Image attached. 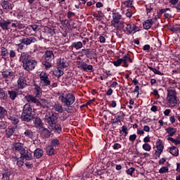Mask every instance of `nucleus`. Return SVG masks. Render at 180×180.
<instances>
[{"instance_id": "nucleus-1", "label": "nucleus", "mask_w": 180, "mask_h": 180, "mask_svg": "<svg viewBox=\"0 0 180 180\" xmlns=\"http://www.w3.org/2000/svg\"><path fill=\"white\" fill-rule=\"evenodd\" d=\"M20 62L22 63V68L25 71H32L37 65V62L30 57V55L27 52L21 53Z\"/></svg>"}, {"instance_id": "nucleus-2", "label": "nucleus", "mask_w": 180, "mask_h": 180, "mask_svg": "<svg viewBox=\"0 0 180 180\" xmlns=\"http://www.w3.org/2000/svg\"><path fill=\"white\" fill-rule=\"evenodd\" d=\"M21 120H22V122H27V123L34 120V111L30 104L27 103L24 105L21 115Z\"/></svg>"}, {"instance_id": "nucleus-3", "label": "nucleus", "mask_w": 180, "mask_h": 180, "mask_svg": "<svg viewBox=\"0 0 180 180\" xmlns=\"http://www.w3.org/2000/svg\"><path fill=\"white\" fill-rule=\"evenodd\" d=\"M37 39L33 37L23 38L19 40V44H15V46L20 49L23 50V47L25 46H30V44H33V43H37Z\"/></svg>"}, {"instance_id": "nucleus-4", "label": "nucleus", "mask_w": 180, "mask_h": 180, "mask_svg": "<svg viewBox=\"0 0 180 180\" xmlns=\"http://www.w3.org/2000/svg\"><path fill=\"white\" fill-rule=\"evenodd\" d=\"M59 99L61 101L65 106H71L75 102V96L72 94L68 93L66 96H64V94L59 97Z\"/></svg>"}, {"instance_id": "nucleus-5", "label": "nucleus", "mask_w": 180, "mask_h": 180, "mask_svg": "<svg viewBox=\"0 0 180 180\" xmlns=\"http://www.w3.org/2000/svg\"><path fill=\"white\" fill-rule=\"evenodd\" d=\"M5 132L7 139H11L12 136H18L19 134V130H18V126L16 125L8 126Z\"/></svg>"}, {"instance_id": "nucleus-6", "label": "nucleus", "mask_w": 180, "mask_h": 180, "mask_svg": "<svg viewBox=\"0 0 180 180\" xmlns=\"http://www.w3.org/2000/svg\"><path fill=\"white\" fill-rule=\"evenodd\" d=\"M25 99L27 101L28 103H35L37 106H39V108H45L46 105L43 104V103L40 102L39 99H37V97L34 96L33 95L28 94L25 96Z\"/></svg>"}, {"instance_id": "nucleus-7", "label": "nucleus", "mask_w": 180, "mask_h": 180, "mask_svg": "<svg viewBox=\"0 0 180 180\" xmlns=\"http://www.w3.org/2000/svg\"><path fill=\"white\" fill-rule=\"evenodd\" d=\"M46 120L48 123V124H56L57 123V121L58 120V113L57 112H51L49 113V115H46L45 116Z\"/></svg>"}, {"instance_id": "nucleus-8", "label": "nucleus", "mask_w": 180, "mask_h": 180, "mask_svg": "<svg viewBox=\"0 0 180 180\" xmlns=\"http://www.w3.org/2000/svg\"><path fill=\"white\" fill-rule=\"evenodd\" d=\"M127 27L123 29V32H128L129 34H134L136 32H140V28L134 24H126Z\"/></svg>"}, {"instance_id": "nucleus-9", "label": "nucleus", "mask_w": 180, "mask_h": 180, "mask_svg": "<svg viewBox=\"0 0 180 180\" xmlns=\"http://www.w3.org/2000/svg\"><path fill=\"white\" fill-rule=\"evenodd\" d=\"M39 78L41 81L43 82L41 86H49L51 85V82L49 79V75H47V73H41L39 75Z\"/></svg>"}, {"instance_id": "nucleus-10", "label": "nucleus", "mask_w": 180, "mask_h": 180, "mask_svg": "<svg viewBox=\"0 0 180 180\" xmlns=\"http://www.w3.org/2000/svg\"><path fill=\"white\" fill-rule=\"evenodd\" d=\"M20 154L21 155V160H26V161L33 160V155H32V153L29 152V150L24 149L22 151L20 152Z\"/></svg>"}, {"instance_id": "nucleus-11", "label": "nucleus", "mask_w": 180, "mask_h": 180, "mask_svg": "<svg viewBox=\"0 0 180 180\" xmlns=\"http://www.w3.org/2000/svg\"><path fill=\"white\" fill-rule=\"evenodd\" d=\"M57 67L58 68H60V70H64L65 68H68V62H67V59L65 58H59L57 60Z\"/></svg>"}, {"instance_id": "nucleus-12", "label": "nucleus", "mask_w": 180, "mask_h": 180, "mask_svg": "<svg viewBox=\"0 0 180 180\" xmlns=\"http://www.w3.org/2000/svg\"><path fill=\"white\" fill-rule=\"evenodd\" d=\"M50 130H53L54 133H56L57 134H61V132L63 131V128L61 127V124H57V122H55V124H51L49 125Z\"/></svg>"}, {"instance_id": "nucleus-13", "label": "nucleus", "mask_w": 180, "mask_h": 180, "mask_svg": "<svg viewBox=\"0 0 180 180\" xmlns=\"http://www.w3.org/2000/svg\"><path fill=\"white\" fill-rule=\"evenodd\" d=\"M25 143L22 142H14L13 143V150L15 151H19L20 153L21 151H24L25 150Z\"/></svg>"}, {"instance_id": "nucleus-14", "label": "nucleus", "mask_w": 180, "mask_h": 180, "mask_svg": "<svg viewBox=\"0 0 180 180\" xmlns=\"http://www.w3.org/2000/svg\"><path fill=\"white\" fill-rule=\"evenodd\" d=\"M17 82H18V89H23L27 86L26 78L23 77H20Z\"/></svg>"}, {"instance_id": "nucleus-15", "label": "nucleus", "mask_w": 180, "mask_h": 180, "mask_svg": "<svg viewBox=\"0 0 180 180\" xmlns=\"http://www.w3.org/2000/svg\"><path fill=\"white\" fill-rule=\"evenodd\" d=\"M79 63L78 68H81L82 70H84V71H92V70H94V66H92V65H88L85 62Z\"/></svg>"}, {"instance_id": "nucleus-16", "label": "nucleus", "mask_w": 180, "mask_h": 180, "mask_svg": "<svg viewBox=\"0 0 180 180\" xmlns=\"http://www.w3.org/2000/svg\"><path fill=\"white\" fill-rule=\"evenodd\" d=\"M122 19V15L119 13H114L112 14V20L111 21V25L112 26H115V25H117L120 22V20Z\"/></svg>"}, {"instance_id": "nucleus-17", "label": "nucleus", "mask_w": 180, "mask_h": 180, "mask_svg": "<svg viewBox=\"0 0 180 180\" xmlns=\"http://www.w3.org/2000/svg\"><path fill=\"white\" fill-rule=\"evenodd\" d=\"M1 75L4 79L12 78V79H13V78H15V72H13V71H12L11 69L6 70L5 71L2 72Z\"/></svg>"}, {"instance_id": "nucleus-18", "label": "nucleus", "mask_w": 180, "mask_h": 180, "mask_svg": "<svg viewBox=\"0 0 180 180\" xmlns=\"http://www.w3.org/2000/svg\"><path fill=\"white\" fill-rule=\"evenodd\" d=\"M82 56H86L88 58H89V56H96V53L95 52V49H82L80 52Z\"/></svg>"}, {"instance_id": "nucleus-19", "label": "nucleus", "mask_w": 180, "mask_h": 180, "mask_svg": "<svg viewBox=\"0 0 180 180\" xmlns=\"http://www.w3.org/2000/svg\"><path fill=\"white\" fill-rule=\"evenodd\" d=\"M44 58L46 61H53L54 60V53L53 51H46L44 54Z\"/></svg>"}, {"instance_id": "nucleus-20", "label": "nucleus", "mask_w": 180, "mask_h": 180, "mask_svg": "<svg viewBox=\"0 0 180 180\" xmlns=\"http://www.w3.org/2000/svg\"><path fill=\"white\" fill-rule=\"evenodd\" d=\"M12 22H13V20H3L0 22V27H1L3 30H8L11 29L9 27V25H11Z\"/></svg>"}, {"instance_id": "nucleus-21", "label": "nucleus", "mask_w": 180, "mask_h": 180, "mask_svg": "<svg viewBox=\"0 0 180 180\" xmlns=\"http://www.w3.org/2000/svg\"><path fill=\"white\" fill-rule=\"evenodd\" d=\"M157 20V17H155L154 18L150 19V20H146L143 22V29H146V30H148L153 26V23Z\"/></svg>"}, {"instance_id": "nucleus-22", "label": "nucleus", "mask_w": 180, "mask_h": 180, "mask_svg": "<svg viewBox=\"0 0 180 180\" xmlns=\"http://www.w3.org/2000/svg\"><path fill=\"white\" fill-rule=\"evenodd\" d=\"M121 60H122V63L124 64L123 67H125L126 68L129 67V63H133V60L130 58L129 54L124 56Z\"/></svg>"}, {"instance_id": "nucleus-23", "label": "nucleus", "mask_w": 180, "mask_h": 180, "mask_svg": "<svg viewBox=\"0 0 180 180\" xmlns=\"http://www.w3.org/2000/svg\"><path fill=\"white\" fill-rule=\"evenodd\" d=\"M34 89H35V96L36 98H41V95L43 94V91L41 90V87L39 86V84L34 83Z\"/></svg>"}, {"instance_id": "nucleus-24", "label": "nucleus", "mask_w": 180, "mask_h": 180, "mask_svg": "<svg viewBox=\"0 0 180 180\" xmlns=\"http://www.w3.org/2000/svg\"><path fill=\"white\" fill-rule=\"evenodd\" d=\"M167 99L171 108H174V106H175V105H177L178 103V98L176 97V96L174 97H167Z\"/></svg>"}, {"instance_id": "nucleus-25", "label": "nucleus", "mask_w": 180, "mask_h": 180, "mask_svg": "<svg viewBox=\"0 0 180 180\" xmlns=\"http://www.w3.org/2000/svg\"><path fill=\"white\" fill-rule=\"evenodd\" d=\"M25 137L27 139H30V140H34V132L32 129H27L24 131Z\"/></svg>"}, {"instance_id": "nucleus-26", "label": "nucleus", "mask_w": 180, "mask_h": 180, "mask_svg": "<svg viewBox=\"0 0 180 180\" xmlns=\"http://www.w3.org/2000/svg\"><path fill=\"white\" fill-rule=\"evenodd\" d=\"M44 155V151H43V149L38 148L34 151V157L35 158L39 159L41 158Z\"/></svg>"}, {"instance_id": "nucleus-27", "label": "nucleus", "mask_w": 180, "mask_h": 180, "mask_svg": "<svg viewBox=\"0 0 180 180\" xmlns=\"http://www.w3.org/2000/svg\"><path fill=\"white\" fill-rule=\"evenodd\" d=\"M46 153L48 155L51 156V155H55V154L57 153L56 150L54 149V147L51 146H48L46 148Z\"/></svg>"}, {"instance_id": "nucleus-28", "label": "nucleus", "mask_w": 180, "mask_h": 180, "mask_svg": "<svg viewBox=\"0 0 180 180\" xmlns=\"http://www.w3.org/2000/svg\"><path fill=\"white\" fill-rule=\"evenodd\" d=\"M1 5L3 9H5L6 11H9V9H12V4L9 5V1L6 0L1 1Z\"/></svg>"}, {"instance_id": "nucleus-29", "label": "nucleus", "mask_w": 180, "mask_h": 180, "mask_svg": "<svg viewBox=\"0 0 180 180\" xmlns=\"http://www.w3.org/2000/svg\"><path fill=\"white\" fill-rule=\"evenodd\" d=\"M169 153L172 154V155H174V157H178L179 155V150L176 146H172L169 148Z\"/></svg>"}, {"instance_id": "nucleus-30", "label": "nucleus", "mask_w": 180, "mask_h": 180, "mask_svg": "<svg viewBox=\"0 0 180 180\" xmlns=\"http://www.w3.org/2000/svg\"><path fill=\"white\" fill-rule=\"evenodd\" d=\"M166 131L169 134L170 137H173V136H175V134L176 133V128L169 127L166 129Z\"/></svg>"}, {"instance_id": "nucleus-31", "label": "nucleus", "mask_w": 180, "mask_h": 180, "mask_svg": "<svg viewBox=\"0 0 180 180\" xmlns=\"http://www.w3.org/2000/svg\"><path fill=\"white\" fill-rule=\"evenodd\" d=\"M124 25H126V22H124V21H120L119 23L115 24L113 26L117 30H123V29H125Z\"/></svg>"}, {"instance_id": "nucleus-32", "label": "nucleus", "mask_w": 180, "mask_h": 180, "mask_svg": "<svg viewBox=\"0 0 180 180\" xmlns=\"http://www.w3.org/2000/svg\"><path fill=\"white\" fill-rule=\"evenodd\" d=\"M8 94L9 98H10V99H11V101H15V99H16V98H18V93L15 91L8 90Z\"/></svg>"}, {"instance_id": "nucleus-33", "label": "nucleus", "mask_w": 180, "mask_h": 180, "mask_svg": "<svg viewBox=\"0 0 180 180\" xmlns=\"http://www.w3.org/2000/svg\"><path fill=\"white\" fill-rule=\"evenodd\" d=\"M8 115V110L2 106H0V120H2Z\"/></svg>"}, {"instance_id": "nucleus-34", "label": "nucleus", "mask_w": 180, "mask_h": 180, "mask_svg": "<svg viewBox=\"0 0 180 180\" xmlns=\"http://www.w3.org/2000/svg\"><path fill=\"white\" fill-rule=\"evenodd\" d=\"M53 75L55 77H58V78H60V77H62V75H64V71L61 70V68H58L56 70H55L53 72Z\"/></svg>"}, {"instance_id": "nucleus-35", "label": "nucleus", "mask_w": 180, "mask_h": 180, "mask_svg": "<svg viewBox=\"0 0 180 180\" xmlns=\"http://www.w3.org/2000/svg\"><path fill=\"white\" fill-rule=\"evenodd\" d=\"M71 47L72 49H75V50H79V49H82V42H73L72 43Z\"/></svg>"}, {"instance_id": "nucleus-36", "label": "nucleus", "mask_w": 180, "mask_h": 180, "mask_svg": "<svg viewBox=\"0 0 180 180\" xmlns=\"http://www.w3.org/2000/svg\"><path fill=\"white\" fill-rule=\"evenodd\" d=\"M51 147H58L60 146V140L57 138H53L51 141Z\"/></svg>"}, {"instance_id": "nucleus-37", "label": "nucleus", "mask_w": 180, "mask_h": 180, "mask_svg": "<svg viewBox=\"0 0 180 180\" xmlns=\"http://www.w3.org/2000/svg\"><path fill=\"white\" fill-rule=\"evenodd\" d=\"M34 123L37 127H43V123L41 122V119L40 117H37L36 118L34 117Z\"/></svg>"}, {"instance_id": "nucleus-38", "label": "nucleus", "mask_w": 180, "mask_h": 180, "mask_svg": "<svg viewBox=\"0 0 180 180\" xmlns=\"http://www.w3.org/2000/svg\"><path fill=\"white\" fill-rule=\"evenodd\" d=\"M8 120H10L11 122V123L14 125L18 124V123H19V119H18L15 117L11 116V115H8Z\"/></svg>"}, {"instance_id": "nucleus-39", "label": "nucleus", "mask_w": 180, "mask_h": 180, "mask_svg": "<svg viewBox=\"0 0 180 180\" xmlns=\"http://www.w3.org/2000/svg\"><path fill=\"white\" fill-rule=\"evenodd\" d=\"M53 110L55 112H58V113H63L64 112V109L63 108V105L58 104V105H55L53 106Z\"/></svg>"}, {"instance_id": "nucleus-40", "label": "nucleus", "mask_w": 180, "mask_h": 180, "mask_svg": "<svg viewBox=\"0 0 180 180\" xmlns=\"http://www.w3.org/2000/svg\"><path fill=\"white\" fill-rule=\"evenodd\" d=\"M156 148L157 151H160V153H162L164 150V146L162 145V142L161 141H159L156 143Z\"/></svg>"}, {"instance_id": "nucleus-41", "label": "nucleus", "mask_w": 180, "mask_h": 180, "mask_svg": "<svg viewBox=\"0 0 180 180\" xmlns=\"http://www.w3.org/2000/svg\"><path fill=\"white\" fill-rule=\"evenodd\" d=\"M148 68L149 70H150V71H152L153 72H154V74H155L156 75H164V73L160 72L159 70H158L156 68H154L151 66L148 65Z\"/></svg>"}, {"instance_id": "nucleus-42", "label": "nucleus", "mask_w": 180, "mask_h": 180, "mask_svg": "<svg viewBox=\"0 0 180 180\" xmlns=\"http://www.w3.org/2000/svg\"><path fill=\"white\" fill-rule=\"evenodd\" d=\"M176 96V91L173 89H167V98Z\"/></svg>"}, {"instance_id": "nucleus-43", "label": "nucleus", "mask_w": 180, "mask_h": 180, "mask_svg": "<svg viewBox=\"0 0 180 180\" xmlns=\"http://www.w3.org/2000/svg\"><path fill=\"white\" fill-rule=\"evenodd\" d=\"M43 65L45 66L46 70H50L53 65H51V61H47V60H44L42 61Z\"/></svg>"}, {"instance_id": "nucleus-44", "label": "nucleus", "mask_w": 180, "mask_h": 180, "mask_svg": "<svg viewBox=\"0 0 180 180\" xmlns=\"http://www.w3.org/2000/svg\"><path fill=\"white\" fill-rule=\"evenodd\" d=\"M0 99H4V101H6V99H8V93L4 91V89L0 91Z\"/></svg>"}, {"instance_id": "nucleus-45", "label": "nucleus", "mask_w": 180, "mask_h": 180, "mask_svg": "<svg viewBox=\"0 0 180 180\" xmlns=\"http://www.w3.org/2000/svg\"><path fill=\"white\" fill-rule=\"evenodd\" d=\"M120 133V134H124V137H126L129 134V132L127 131V127L126 125H123Z\"/></svg>"}, {"instance_id": "nucleus-46", "label": "nucleus", "mask_w": 180, "mask_h": 180, "mask_svg": "<svg viewBox=\"0 0 180 180\" xmlns=\"http://www.w3.org/2000/svg\"><path fill=\"white\" fill-rule=\"evenodd\" d=\"M43 133L45 139H49L51 136V131H50L47 128H44L43 129Z\"/></svg>"}, {"instance_id": "nucleus-47", "label": "nucleus", "mask_w": 180, "mask_h": 180, "mask_svg": "<svg viewBox=\"0 0 180 180\" xmlns=\"http://www.w3.org/2000/svg\"><path fill=\"white\" fill-rule=\"evenodd\" d=\"M167 11H169V8H162L158 12L157 17L158 18H161L162 16V13H165Z\"/></svg>"}, {"instance_id": "nucleus-48", "label": "nucleus", "mask_w": 180, "mask_h": 180, "mask_svg": "<svg viewBox=\"0 0 180 180\" xmlns=\"http://www.w3.org/2000/svg\"><path fill=\"white\" fill-rule=\"evenodd\" d=\"M9 176H11V172H7L2 174V178L1 180H11Z\"/></svg>"}, {"instance_id": "nucleus-49", "label": "nucleus", "mask_w": 180, "mask_h": 180, "mask_svg": "<svg viewBox=\"0 0 180 180\" xmlns=\"http://www.w3.org/2000/svg\"><path fill=\"white\" fill-rule=\"evenodd\" d=\"M120 122H122V115H117L115 119H112V123L113 124L120 123Z\"/></svg>"}, {"instance_id": "nucleus-50", "label": "nucleus", "mask_w": 180, "mask_h": 180, "mask_svg": "<svg viewBox=\"0 0 180 180\" xmlns=\"http://www.w3.org/2000/svg\"><path fill=\"white\" fill-rule=\"evenodd\" d=\"M1 56L3 57H6V56H9V52L8 51V49L5 47H1Z\"/></svg>"}, {"instance_id": "nucleus-51", "label": "nucleus", "mask_w": 180, "mask_h": 180, "mask_svg": "<svg viewBox=\"0 0 180 180\" xmlns=\"http://www.w3.org/2000/svg\"><path fill=\"white\" fill-rule=\"evenodd\" d=\"M122 63H123V60H122V58H120L117 60H114L112 63L115 67H120V65H122Z\"/></svg>"}, {"instance_id": "nucleus-52", "label": "nucleus", "mask_w": 180, "mask_h": 180, "mask_svg": "<svg viewBox=\"0 0 180 180\" xmlns=\"http://www.w3.org/2000/svg\"><path fill=\"white\" fill-rule=\"evenodd\" d=\"M142 148L145 151H150L151 150V146L148 143H144L142 146Z\"/></svg>"}, {"instance_id": "nucleus-53", "label": "nucleus", "mask_w": 180, "mask_h": 180, "mask_svg": "<svg viewBox=\"0 0 180 180\" xmlns=\"http://www.w3.org/2000/svg\"><path fill=\"white\" fill-rule=\"evenodd\" d=\"M113 150H119L122 148V145L119 143H114L112 145Z\"/></svg>"}, {"instance_id": "nucleus-54", "label": "nucleus", "mask_w": 180, "mask_h": 180, "mask_svg": "<svg viewBox=\"0 0 180 180\" xmlns=\"http://www.w3.org/2000/svg\"><path fill=\"white\" fill-rule=\"evenodd\" d=\"M146 9L147 15H148V13H151V12H153L154 8L151 7V4H150V5L146 6Z\"/></svg>"}, {"instance_id": "nucleus-55", "label": "nucleus", "mask_w": 180, "mask_h": 180, "mask_svg": "<svg viewBox=\"0 0 180 180\" xmlns=\"http://www.w3.org/2000/svg\"><path fill=\"white\" fill-rule=\"evenodd\" d=\"M134 171H136V169L134 167H131L127 170V174L133 176V172H134Z\"/></svg>"}, {"instance_id": "nucleus-56", "label": "nucleus", "mask_w": 180, "mask_h": 180, "mask_svg": "<svg viewBox=\"0 0 180 180\" xmlns=\"http://www.w3.org/2000/svg\"><path fill=\"white\" fill-rule=\"evenodd\" d=\"M165 172H168V167H162L160 169V174H165Z\"/></svg>"}, {"instance_id": "nucleus-57", "label": "nucleus", "mask_w": 180, "mask_h": 180, "mask_svg": "<svg viewBox=\"0 0 180 180\" xmlns=\"http://www.w3.org/2000/svg\"><path fill=\"white\" fill-rule=\"evenodd\" d=\"M65 112H67V113H72L74 109H73L72 106L68 105V108H65Z\"/></svg>"}, {"instance_id": "nucleus-58", "label": "nucleus", "mask_w": 180, "mask_h": 180, "mask_svg": "<svg viewBox=\"0 0 180 180\" xmlns=\"http://www.w3.org/2000/svg\"><path fill=\"white\" fill-rule=\"evenodd\" d=\"M136 139L137 135H136V134L129 136V141H136Z\"/></svg>"}, {"instance_id": "nucleus-59", "label": "nucleus", "mask_w": 180, "mask_h": 180, "mask_svg": "<svg viewBox=\"0 0 180 180\" xmlns=\"http://www.w3.org/2000/svg\"><path fill=\"white\" fill-rule=\"evenodd\" d=\"M11 58H15V57H16V52H15V51L13 50H11L10 53H8Z\"/></svg>"}, {"instance_id": "nucleus-60", "label": "nucleus", "mask_w": 180, "mask_h": 180, "mask_svg": "<svg viewBox=\"0 0 180 180\" xmlns=\"http://www.w3.org/2000/svg\"><path fill=\"white\" fill-rule=\"evenodd\" d=\"M0 129H6V122L4 121H0Z\"/></svg>"}, {"instance_id": "nucleus-61", "label": "nucleus", "mask_w": 180, "mask_h": 180, "mask_svg": "<svg viewBox=\"0 0 180 180\" xmlns=\"http://www.w3.org/2000/svg\"><path fill=\"white\" fill-rule=\"evenodd\" d=\"M67 16H68V19L71 20L73 16H75V13L68 11V14H67Z\"/></svg>"}, {"instance_id": "nucleus-62", "label": "nucleus", "mask_w": 180, "mask_h": 180, "mask_svg": "<svg viewBox=\"0 0 180 180\" xmlns=\"http://www.w3.org/2000/svg\"><path fill=\"white\" fill-rule=\"evenodd\" d=\"M23 164H25V162H23V160L21 159V160H19L17 161V165L18 167H19L20 168H21V167H23Z\"/></svg>"}, {"instance_id": "nucleus-63", "label": "nucleus", "mask_w": 180, "mask_h": 180, "mask_svg": "<svg viewBox=\"0 0 180 180\" xmlns=\"http://www.w3.org/2000/svg\"><path fill=\"white\" fill-rule=\"evenodd\" d=\"M17 18H18V19L22 20L24 18L23 13L21 11L18 12L17 14Z\"/></svg>"}, {"instance_id": "nucleus-64", "label": "nucleus", "mask_w": 180, "mask_h": 180, "mask_svg": "<svg viewBox=\"0 0 180 180\" xmlns=\"http://www.w3.org/2000/svg\"><path fill=\"white\" fill-rule=\"evenodd\" d=\"M175 9H176L177 12H180V1H179V3L177 4V5H176L174 6Z\"/></svg>"}]
</instances>
